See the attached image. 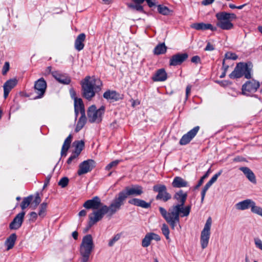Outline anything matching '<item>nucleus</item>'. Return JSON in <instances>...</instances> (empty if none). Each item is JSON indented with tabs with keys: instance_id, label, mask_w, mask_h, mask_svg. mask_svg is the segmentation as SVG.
I'll return each instance as SVG.
<instances>
[{
	"instance_id": "nucleus-12",
	"label": "nucleus",
	"mask_w": 262,
	"mask_h": 262,
	"mask_svg": "<svg viewBox=\"0 0 262 262\" xmlns=\"http://www.w3.org/2000/svg\"><path fill=\"white\" fill-rule=\"evenodd\" d=\"M143 192V187L138 185L126 187L124 190L120 191L122 195H124L125 199L129 195H140Z\"/></svg>"
},
{
	"instance_id": "nucleus-51",
	"label": "nucleus",
	"mask_w": 262,
	"mask_h": 262,
	"mask_svg": "<svg viewBox=\"0 0 262 262\" xmlns=\"http://www.w3.org/2000/svg\"><path fill=\"white\" fill-rule=\"evenodd\" d=\"M9 70V63L8 62H6L3 66L2 70V74L6 75Z\"/></svg>"
},
{
	"instance_id": "nucleus-3",
	"label": "nucleus",
	"mask_w": 262,
	"mask_h": 262,
	"mask_svg": "<svg viewBox=\"0 0 262 262\" xmlns=\"http://www.w3.org/2000/svg\"><path fill=\"white\" fill-rule=\"evenodd\" d=\"M82 95L83 98L90 101L95 97L96 93L99 92L102 86V82L95 76H86L81 81Z\"/></svg>"
},
{
	"instance_id": "nucleus-37",
	"label": "nucleus",
	"mask_w": 262,
	"mask_h": 262,
	"mask_svg": "<svg viewBox=\"0 0 262 262\" xmlns=\"http://www.w3.org/2000/svg\"><path fill=\"white\" fill-rule=\"evenodd\" d=\"M152 237L150 233H147L142 239V246L144 248L148 247L150 245Z\"/></svg>"
},
{
	"instance_id": "nucleus-42",
	"label": "nucleus",
	"mask_w": 262,
	"mask_h": 262,
	"mask_svg": "<svg viewBox=\"0 0 262 262\" xmlns=\"http://www.w3.org/2000/svg\"><path fill=\"white\" fill-rule=\"evenodd\" d=\"M158 11L159 13L164 15L169 14L170 12V10L167 7L161 5L158 6Z\"/></svg>"
},
{
	"instance_id": "nucleus-15",
	"label": "nucleus",
	"mask_w": 262,
	"mask_h": 262,
	"mask_svg": "<svg viewBox=\"0 0 262 262\" xmlns=\"http://www.w3.org/2000/svg\"><path fill=\"white\" fill-rule=\"evenodd\" d=\"M199 129L200 127L199 126H195L189 131L187 134L184 135L180 140V144L184 145L189 143L195 136L199 132Z\"/></svg>"
},
{
	"instance_id": "nucleus-4",
	"label": "nucleus",
	"mask_w": 262,
	"mask_h": 262,
	"mask_svg": "<svg viewBox=\"0 0 262 262\" xmlns=\"http://www.w3.org/2000/svg\"><path fill=\"white\" fill-rule=\"evenodd\" d=\"M215 17L217 20L216 26L218 27L225 30H229L233 28L234 26L232 21L236 18L235 14L224 11L217 13Z\"/></svg>"
},
{
	"instance_id": "nucleus-7",
	"label": "nucleus",
	"mask_w": 262,
	"mask_h": 262,
	"mask_svg": "<svg viewBox=\"0 0 262 262\" xmlns=\"http://www.w3.org/2000/svg\"><path fill=\"white\" fill-rule=\"evenodd\" d=\"M105 107L101 106L99 109H97L94 105L89 107L88 110V118L89 122L91 123H99L102 120V116L104 113Z\"/></svg>"
},
{
	"instance_id": "nucleus-13",
	"label": "nucleus",
	"mask_w": 262,
	"mask_h": 262,
	"mask_svg": "<svg viewBox=\"0 0 262 262\" xmlns=\"http://www.w3.org/2000/svg\"><path fill=\"white\" fill-rule=\"evenodd\" d=\"M259 85V83L255 80L247 81L242 86V93L248 96L250 93L255 92Z\"/></svg>"
},
{
	"instance_id": "nucleus-49",
	"label": "nucleus",
	"mask_w": 262,
	"mask_h": 262,
	"mask_svg": "<svg viewBox=\"0 0 262 262\" xmlns=\"http://www.w3.org/2000/svg\"><path fill=\"white\" fill-rule=\"evenodd\" d=\"M120 238V235L119 234L115 235L108 242V246L112 247L114 244L118 241Z\"/></svg>"
},
{
	"instance_id": "nucleus-63",
	"label": "nucleus",
	"mask_w": 262,
	"mask_h": 262,
	"mask_svg": "<svg viewBox=\"0 0 262 262\" xmlns=\"http://www.w3.org/2000/svg\"><path fill=\"white\" fill-rule=\"evenodd\" d=\"M79 216H84L86 214V211L85 210H82L79 212Z\"/></svg>"
},
{
	"instance_id": "nucleus-16",
	"label": "nucleus",
	"mask_w": 262,
	"mask_h": 262,
	"mask_svg": "<svg viewBox=\"0 0 262 262\" xmlns=\"http://www.w3.org/2000/svg\"><path fill=\"white\" fill-rule=\"evenodd\" d=\"M25 212L23 211L17 214L9 225V228L11 230L19 229L23 222Z\"/></svg>"
},
{
	"instance_id": "nucleus-58",
	"label": "nucleus",
	"mask_w": 262,
	"mask_h": 262,
	"mask_svg": "<svg viewBox=\"0 0 262 262\" xmlns=\"http://www.w3.org/2000/svg\"><path fill=\"white\" fill-rule=\"evenodd\" d=\"M149 7L154 6L156 4V0H146Z\"/></svg>"
},
{
	"instance_id": "nucleus-64",
	"label": "nucleus",
	"mask_w": 262,
	"mask_h": 262,
	"mask_svg": "<svg viewBox=\"0 0 262 262\" xmlns=\"http://www.w3.org/2000/svg\"><path fill=\"white\" fill-rule=\"evenodd\" d=\"M51 70H52V67L51 66L48 67L45 71L46 74H49L51 73H52V72H51Z\"/></svg>"
},
{
	"instance_id": "nucleus-21",
	"label": "nucleus",
	"mask_w": 262,
	"mask_h": 262,
	"mask_svg": "<svg viewBox=\"0 0 262 262\" xmlns=\"http://www.w3.org/2000/svg\"><path fill=\"white\" fill-rule=\"evenodd\" d=\"M191 27L196 30H210L215 31L217 30V28L213 26L211 24L204 23H194L191 25Z\"/></svg>"
},
{
	"instance_id": "nucleus-27",
	"label": "nucleus",
	"mask_w": 262,
	"mask_h": 262,
	"mask_svg": "<svg viewBox=\"0 0 262 262\" xmlns=\"http://www.w3.org/2000/svg\"><path fill=\"white\" fill-rule=\"evenodd\" d=\"M172 186L174 188H182L188 186V183L180 177H176L172 182Z\"/></svg>"
},
{
	"instance_id": "nucleus-10",
	"label": "nucleus",
	"mask_w": 262,
	"mask_h": 262,
	"mask_svg": "<svg viewBox=\"0 0 262 262\" xmlns=\"http://www.w3.org/2000/svg\"><path fill=\"white\" fill-rule=\"evenodd\" d=\"M47 88V83L43 78H40L34 83V92L36 95L34 97V99H39L42 98L46 92Z\"/></svg>"
},
{
	"instance_id": "nucleus-22",
	"label": "nucleus",
	"mask_w": 262,
	"mask_h": 262,
	"mask_svg": "<svg viewBox=\"0 0 262 262\" xmlns=\"http://www.w3.org/2000/svg\"><path fill=\"white\" fill-rule=\"evenodd\" d=\"M85 38L86 35L83 33H80L77 36L74 43V47L76 50L80 51L84 48V42L85 40Z\"/></svg>"
},
{
	"instance_id": "nucleus-47",
	"label": "nucleus",
	"mask_w": 262,
	"mask_h": 262,
	"mask_svg": "<svg viewBox=\"0 0 262 262\" xmlns=\"http://www.w3.org/2000/svg\"><path fill=\"white\" fill-rule=\"evenodd\" d=\"M69 183V179L67 177H63L61 178L58 182V185L62 188L66 187Z\"/></svg>"
},
{
	"instance_id": "nucleus-54",
	"label": "nucleus",
	"mask_w": 262,
	"mask_h": 262,
	"mask_svg": "<svg viewBox=\"0 0 262 262\" xmlns=\"http://www.w3.org/2000/svg\"><path fill=\"white\" fill-rule=\"evenodd\" d=\"M30 220L32 221H35L37 217V214L35 212H32L30 214Z\"/></svg>"
},
{
	"instance_id": "nucleus-9",
	"label": "nucleus",
	"mask_w": 262,
	"mask_h": 262,
	"mask_svg": "<svg viewBox=\"0 0 262 262\" xmlns=\"http://www.w3.org/2000/svg\"><path fill=\"white\" fill-rule=\"evenodd\" d=\"M153 190L158 192L156 197L157 200H161L164 202L168 201L171 198V195L167 191V188L164 185H156L154 186Z\"/></svg>"
},
{
	"instance_id": "nucleus-26",
	"label": "nucleus",
	"mask_w": 262,
	"mask_h": 262,
	"mask_svg": "<svg viewBox=\"0 0 262 262\" xmlns=\"http://www.w3.org/2000/svg\"><path fill=\"white\" fill-rule=\"evenodd\" d=\"M128 203L143 208H148L150 207V203H147L145 201L137 198H133L128 201Z\"/></svg>"
},
{
	"instance_id": "nucleus-48",
	"label": "nucleus",
	"mask_w": 262,
	"mask_h": 262,
	"mask_svg": "<svg viewBox=\"0 0 262 262\" xmlns=\"http://www.w3.org/2000/svg\"><path fill=\"white\" fill-rule=\"evenodd\" d=\"M237 56L235 53L228 52L225 54V60L226 59L236 60L237 58Z\"/></svg>"
},
{
	"instance_id": "nucleus-57",
	"label": "nucleus",
	"mask_w": 262,
	"mask_h": 262,
	"mask_svg": "<svg viewBox=\"0 0 262 262\" xmlns=\"http://www.w3.org/2000/svg\"><path fill=\"white\" fill-rule=\"evenodd\" d=\"M191 61L193 63H198L200 61V58L198 56H194L192 57Z\"/></svg>"
},
{
	"instance_id": "nucleus-24",
	"label": "nucleus",
	"mask_w": 262,
	"mask_h": 262,
	"mask_svg": "<svg viewBox=\"0 0 262 262\" xmlns=\"http://www.w3.org/2000/svg\"><path fill=\"white\" fill-rule=\"evenodd\" d=\"M239 169L244 173L249 181L253 184L256 183L255 176L249 168L247 167H241Z\"/></svg>"
},
{
	"instance_id": "nucleus-43",
	"label": "nucleus",
	"mask_w": 262,
	"mask_h": 262,
	"mask_svg": "<svg viewBox=\"0 0 262 262\" xmlns=\"http://www.w3.org/2000/svg\"><path fill=\"white\" fill-rule=\"evenodd\" d=\"M161 230L166 238L167 239H169V229L168 226L165 224H163L161 228Z\"/></svg>"
},
{
	"instance_id": "nucleus-41",
	"label": "nucleus",
	"mask_w": 262,
	"mask_h": 262,
	"mask_svg": "<svg viewBox=\"0 0 262 262\" xmlns=\"http://www.w3.org/2000/svg\"><path fill=\"white\" fill-rule=\"evenodd\" d=\"M212 185V184H211L210 182H208L206 184L205 186L204 187V188L202 191V192H201V203L203 202L205 195H206V193L207 191L208 190V189L210 188V187Z\"/></svg>"
},
{
	"instance_id": "nucleus-56",
	"label": "nucleus",
	"mask_w": 262,
	"mask_h": 262,
	"mask_svg": "<svg viewBox=\"0 0 262 262\" xmlns=\"http://www.w3.org/2000/svg\"><path fill=\"white\" fill-rule=\"evenodd\" d=\"M150 234L152 237V240L155 239L156 241H159L160 240V237L158 234L154 233H150Z\"/></svg>"
},
{
	"instance_id": "nucleus-33",
	"label": "nucleus",
	"mask_w": 262,
	"mask_h": 262,
	"mask_svg": "<svg viewBox=\"0 0 262 262\" xmlns=\"http://www.w3.org/2000/svg\"><path fill=\"white\" fill-rule=\"evenodd\" d=\"M167 47L164 43H160L157 45L154 49V53L156 55H160L166 53Z\"/></svg>"
},
{
	"instance_id": "nucleus-29",
	"label": "nucleus",
	"mask_w": 262,
	"mask_h": 262,
	"mask_svg": "<svg viewBox=\"0 0 262 262\" xmlns=\"http://www.w3.org/2000/svg\"><path fill=\"white\" fill-rule=\"evenodd\" d=\"M17 238L15 233H13L7 238L5 241V244L7 246V250L11 249L14 246L15 243Z\"/></svg>"
},
{
	"instance_id": "nucleus-5",
	"label": "nucleus",
	"mask_w": 262,
	"mask_h": 262,
	"mask_svg": "<svg viewBox=\"0 0 262 262\" xmlns=\"http://www.w3.org/2000/svg\"><path fill=\"white\" fill-rule=\"evenodd\" d=\"M94 246L93 238L91 234H88L83 237L80 246L81 262L88 261Z\"/></svg>"
},
{
	"instance_id": "nucleus-28",
	"label": "nucleus",
	"mask_w": 262,
	"mask_h": 262,
	"mask_svg": "<svg viewBox=\"0 0 262 262\" xmlns=\"http://www.w3.org/2000/svg\"><path fill=\"white\" fill-rule=\"evenodd\" d=\"M253 201L247 199L236 204V208L238 210H244L251 208Z\"/></svg>"
},
{
	"instance_id": "nucleus-20",
	"label": "nucleus",
	"mask_w": 262,
	"mask_h": 262,
	"mask_svg": "<svg viewBox=\"0 0 262 262\" xmlns=\"http://www.w3.org/2000/svg\"><path fill=\"white\" fill-rule=\"evenodd\" d=\"M54 78L61 83L69 84L71 82L70 78L66 74H62L59 71H53L52 73Z\"/></svg>"
},
{
	"instance_id": "nucleus-31",
	"label": "nucleus",
	"mask_w": 262,
	"mask_h": 262,
	"mask_svg": "<svg viewBox=\"0 0 262 262\" xmlns=\"http://www.w3.org/2000/svg\"><path fill=\"white\" fill-rule=\"evenodd\" d=\"M72 136L71 135H69V136L64 141L63 144L62 146L61 151V155L66 156L67 152L70 148V144L72 141Z\"/></svg>"
},
{
	"instance_id": "nucleus-38",
	"label": "nucleus",
	"mask_w": 262,
	"mask_h": 262,
	"mask_svg": "<svg viewBox=\"0 0 262 262\" xmlns=\"http://www.w3.org/2000/svg\"><path fill=\"white\" fill-rule=\"evenodd\" d=\"M251 210L253 213L258 214L262 217V208L256 206L254 201L252 204Z\"/></svg>"
},
{
	"instance_id": "nucleus-46",
	"label": "nucleus",
	"mask_w": 262,
	"mask_h": 262,
	"mask_svg": "<svg viewBox=\"0 0 262 262\" xmlns=\"http://www.w3.org/2000/svg\"><path fill=\"white\" fill-rule=\"evenodd\" d=\"M210 172V169H209L208 170V171L206 172V173L202 177H201V178L200 179V180H199V181L198 182V184L195 186V189L198 188L199 187H200L202 185V184L204 182V179H205L206 178H207L208 177Z\"/></svg>"
},
{
	"instance_id": "nucleus-53",
	"label": "nucleus",
	"mask_w": 262,
	"mask_h": 262,
	"mask_svg": "<svg viewBox=\"0 0 262 262\" xmlns=\"http://www.w3.org/2000/svg\"><path fill=\"white\" fill-rule=\"evenodd\" d=\"M214 49V47L213 45L211 44L210 42L207 43V45L206 48H205V51H213Z\"/></svg>"
},
{
	"instance_id": "nucleus-2",
	"label": "nucleus",
	"mask_w": 262,
	"mask_h": 262,
	"mask_svg": "<svg viewBox=\"0 0 262 262\" xmlns=\"http://www.w3.org/2000/svg\"><path fill=\"white\" fill-rule=\"evenodd\" d=\"M125 201V196L124 195H122L120 192L108 207L105 205H103L100 209L94 211L89 214V227H91L100 221L105 214L108 213L110 215L115 214L121 209V206L124 205Z\"/></svg>"
},
{
	"instance_id": "nucleus-35",
	"label": "nucleus",
	"mask_w": 262,
	"mask_h": 262,
	"mask_svg": "<svg viewBox=\"0 0 262 262\" xmlns=\"http://www.w3.org/2000/svg\"><path fill=\"white\" fill-rule=\"evenodd\" d=\"M33 199V195H29L27 197L24 198L22 202L20 204V207L22 210H24L26 208H27L30 205H31V203L32 201V199Z\"/></svg>"
},
{
	"instance_id": "nucleus-62",
	"label": "nucleus",
	"mask_w": 262,
	"mask_h": 262,
	"mask_svg": "<svg viewBox=\"0 0 262 262\" xmlns=\"http://www.w3.org/2000/svg\"><path fill=\"white\" fill-rule=\"evenodd\" d=\"M228 68H229V66L228 65H226V64H225V59H224V60L223 61V71H225L226 72Z\"/></svg>"
},
{
	"instance_id": "nucleus-55",
	"label": "nucleus",
	"mask_w": 262,
	"mask_h": 262,
	"mask_svg": "<svg viewBox=\"0 0 262 262\" xmlns=\"http://www.w3.org/2000/svg\"><path fill=\"white\" fill-rule=\"evenodd\" d=\"M78 155L75 154L72 156H71L69 159H68L67 160V163L68 164H70L71 163L72 161H73V160H74V159L76 158L77 157H78Z\"/></svg>"
},
{
	"instance_id": "nucleus-40",
	"label": "nucleus",
	"mask_w": 262,
	"mask_h": 262,
	"mask_svg": "<svg viewBox=\"0 0 262 262\" xmlns=\"http://www.w3.org/2000/svg\"><path fill=\"white\" fill-rule=\"evenodd\" d=\"M41 202V199L39 196V194H37L34 199L31 203V207H32L33 209H35L37 207V206L40 204Z\"/></svg>"
},
{
	"instance_id": "nucleus-61",
	"label": "nucleus",
	"mask_w": 262,
	"mask_h": 262,
	"mask_svg": "<svg viewBox=\"0 0 262 262\" xmlns=\"http://www.w3.org/2000/svg\"><path fill=\"white\" fill-rule=\"evenodd\" d=\"M51 178V176H50V175H49L46 177L45 181L43 187H46L49 184Z\"/></svg>"
},
{
	"instance_id": "nucleus-50",
	"label": "nucleus",
	"mask_w": 262,
	"mask_h": 262,
	"mask_svg": "<svg viewBox=\"0 0 262 262\" xmlns=\"http://www.w3.org/2000/svg\"><path fill=\"white\" fill-rule=\"evenodd\" d=\"M222 170H220L217 173L215 174L208 182L213 184L216 181L218 177L222 174Z\"/></svg>"
},
{
	"instance_id": "nucleus-52",
	"label": "nucleus",
	"mask_w": 262,
	"mask_h": 262,
	"mask_svg": "<svg viewBox=\"0 0 262 262\" xmlns=\"http://www.w3.org/2000/svg\"><path fill=\"white\" fill-rule=\"evenodd\" d=\"M254 242L256 246L262 250V241L260 239L257 238L255 239Z\"/></svg>"
},
{
	"instance_id": "nucleus-17",
	"label": "nucleus",
	"mask_w": 262,
	"mask_h": 262,
	"mask_svg": "<svg viewBox=\"0 0 262 262\" xmlns=\"http://www.w3.org/2000/svg\"><path fill=\"white\" fill-rule=\"evenodd\" d=\"M188 57L187 53L177 54L173 55L170 59L169 64L170 66H176L181 64Z\"/></svg>"
},
{
	"instance_id": "nucleus-19",
	"label": "nucleus",
	"mask_w": 262,
	"mask_h": 262,
	"mask_svg": "<svg viewBox=\"0 0 262 262\" xmlns=\"http://www.w3.org/2000/svg\"><path fill=\"white\" fill-rule=\"evenodd\" d=\"M74 108L76 118L79 114L85 115V110L83 101L81 98H75L74 100Z\"/></svg>"
},
{
	"instance_id": "nucleus-11",
	"label": "nucleus",
	"mask_w": 262,
	"mask_h": 262,
	"mask_svg": "<svg viewBox=\"0 0 262 262\" xmlns=\"http://www.w3.org/2000/svg\"><path fill=\"white\" fill-rule=\"evenodd\" d=\"M95 162L92 159L85 160L79 165L77 174L81 176L91 171L95 167Z\"/></svg>"
},
{
	"instance_id": "nucleus-32",
	"label": "nucleus",
	"mask_w": 262,
	"mask_h": 262,
	"mask_svg": "<svg viewBox=\"0 0 262 262\" xmlns=\"http://www.w3.org/2000/svg\"><path fill=\"white\" fill-rule=\"evenodd\" d=\"M72 136L71 135H69V136L64 141L63 144L62 146L61 151V155L66 156L67 152L70 148V144L72 141Z\"/></svg>"
},
{
	"instance_id": "nucleus-34",
	"label": "nucleus",
	"mask_w": 262,
	"mask_h": 262,
	"mask_svg": "<svg viewBox=\"0 0 262 262\" xmlns=\"http://www.w3.org/2000/svg\"><path fill=\"white\" fill-rule=\"evenodd\" d=\"M86 121V118L85 115H81L79 118L78 121L77 122L75 131L76 132H78L80 130H81L84 125H85Z\"/></svg>"
},
{
	"instance_id": "nucleus-25",
	"label": "nucleus",
	"mask_w": 262,
	"mask_h": 262,
	"mask_svg": "<svg viewBox=\"0 0 262 262\" xmlns=\"http://www.w3.org/2000/svg\"><path fill=\"white\" fill-rule=\"evenodd\" d=\"M167 78V75L164 69H160L156 71L152 79L154 81H164Z\"/></svg>"
},
{
	"instance_id": "nucleus-8",
	"label": "nucleus",
	"mask_w": 262,
	"mask_h": 262,
	"mask_svg": "<svg viewBox=\"0 0 262 262\" xmlns=\"http://www.w3.org/2000/svg\"><path fill=\"white\" fill-rule=\"evenodd\" d=\"M212 224V219L209 217L206 221L203 230L201 231L200 243L202 249L206 248L209 243L210 236V229Z\"/></svg>"
},
{
	"instance_id": "nucleus-23",
	"label": "nucleus",
	"mask_w": 262,
	"mask_h": 262,
	"mask_svg": "<svg viewBox=\"0 0 262 262\" xmlns=\"http://www.w3.org/2000/svg\"><path fill=\"white\" fill-rule=\"evenodd\" d=\"M103 97L113 101H116L121 99V95L115 91L107 90L103 94Z\"/></svg>"
},
{
	"instance_id": "nucleus-6",
	"label": "nucleus",
	"mask_w": 262,
	"mask_h": 262,
	"mask_svg": "<svg viewBox=\"0 0 262 262\" xmlns=\"http://www.w3.org/2000/svg\"><path fill=\"white\" fill-rule=\"evenodd\" d=\"M251 72V69L247 64L240 62L236 65L234 71L229 75V77L231 79H235L244 76L246 78L250 79Z\"/></svg>"
},
{
	"instance_id": "nucleus-45",
	"label": "nucleus",
	"mask_w": 262,
	"mask_h": 262,
	"mask_svg": "<svg viewBox=\"0 0 262 262\" xmlns=\"http://www.w3.org/2000/svg\"><path fill=\"white\" fill-rule=\"evenodd\" d=\"M120 161L118 160H116L111 162L105 167V170H110L111 169L116 167L120 163Z\"/></svg>"
},
{
	"instance_id": "nucleus-14",
	"label": "nucleus",
	"mask_w": 262,
	"mask_h": 262,
	"mask_svg": "<svg viewBox=\"0 0 262 262\" xmlns=\"http://www.w3.org/2000/svg\"><path fill=\"white\" fill-rule=\"evenodd\" d=\"M103 205L100 199L98 196H95L92 199L88 200L85 202L83 206L88 209H92L98 210L101 208Z\"/></svg>"
},
{
	"instance_id": "nucleus-59",
	"label": "nucleus",
	"mask_w": 262,
	"mask_h": 262,
	"mask_svg": "<svg viewBox=\"0 0 262 262\" xmlns=\"http://www.w3.org/2000/svg\"><path fill=\"white\" fill-rule=\"evenodd\" d=\"M214 0H203L202 2V4L204 6H207L212 4Z\"/></svg>"
},
{
	"instance_id": "nucleus-39",
	"label": "nucleus",
	"mask_w": 262,
	"mask_h": 262,
	"mask_svg": "<svg viewBox=\"0 0 262 262\" xmlns=\"http://www.w3.org/2000/svg\"><path fill=\"white\" fill-rule=\"evenodd\" d=\"M47 208V203H42L41 204L39 207V211L38 212V215L41 217H43L46 215V212Z\"/></svg>"
},
{
	"instance_id": "nucleus-1",
	"label": "nucleus",
	"mask_w": 262,
	"mask_h": 262,
	"mask_svg": "<svg viewBox=\"0 0 262 262\" xmlns=\"http://www.w3.org/2000/svg\"><path fill=\"white\" fill-rule=\"evenodd\" d=\"M187 195L186 192H184L182 190H179L173 195V199L176 200L179 204L169 209L168 212L164 208L159 207L161 214L167 223L170 225L172 229H174L177 225L179 224L180 216H187L189 214L190 206H184Z\"/></svg>"
},
{
	"instance_id": "nucleus-44",
	"label": "nucleus",
	"mask_w": 262,
	"mask_h": 262,
	"mask_svg": "<svg viewBox=\"0 0 262 262\" xmlns=\"http://www.w3.org/2000/svg\"><path fill=\"white\" fill-rule=\"evenodd\" d=\"M140 5L141 4H136L135 5L129 4H127V6L132 9L136 10H137L138 11H140V12H143V8Z\"/></svg>"
},
{
	"instance_id": "nucleus-30",
	"label": "nucleus",
	"mask_w": 262,
	"mask_h": 262,
	"mask_svg": "<svg viewBox=\"0 0 262 262\" xmlns=\"http://www.w3.org/2000/svg\"><path fill=\"white\" fill-rule=\"evenodd\" d=\"M72 136L71 135H69V136L64 141L63 144L62 146L61 151V155L66 156L67 152L70 148V144L72 141Z\"/></svg>"
},
{
	"instance_id": "nucleus-36",
	"label": "nucleus",
	"mask_w": 262,
	"mask_h": 262,
	"mask_svg": "<svg viewBox=\"0 0 262 262\" xmlns=\"http://www.w3.org/2000/svg\"><path fill=\"white\" fill-rule=\"evenodd\" d=\"M73 144L75 147V154L79 155L84 147V142L82 140L77 141H75Z\"/></svg>"
},
{
	"instance_id": "nucleus-18",
	"label": "nucleus",
	"mask_w": 262,
	"mask_h": 262,
	"mask_svg": "<svg viewBox=\"0 0 262 262\" xmlns=\"http://www.w3.org/2000/svg\"><path fill=\"white\" fill-rule=\"evenodd\" d=\"M17 80L16 78L11 79L7 80L4 84V97L6 99L12 89L17 84Z\"/></svg>"
},
{
	"instance_id": "nucleus-60",
	"label": "nucleus",
	"mask_w": 262,
	"mask_h": 262,
	"mask_svg": "<svg viewBox=\"0 0 262 262\" xmlns=\"http://www.w3.org/2000/svg\"><path fill=\"white\" fill-rule=\"evenodd\" d=\"M191 89V86L190 85H188L187 86L186 89V98H188V95L190 94Z\"/></svg>"
}]
</instances>
